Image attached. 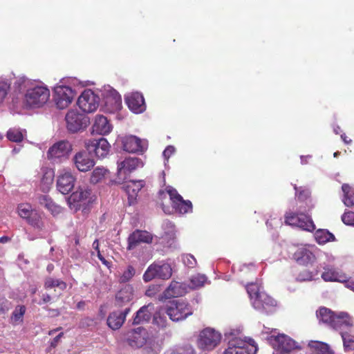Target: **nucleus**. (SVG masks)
Returning a JSON list of instances; mask_svg holds the SVG:
<instances>
[{
    "label": "nucleus",
    "mask_w": 354,
    "mask_h": 354,
    "mask_svg": "<svg viewBox=\"0 0 354 354\" xmlns=\"http://www.w3.org/2000/svg\"><path fill=\"white\" fill-rule=\"evenodd\" d=\"M26 221L38 231H43L45 228L44 222L42 220L41 214L37 210H35V212L32 213L26 219Z\"/></svg>",
    "instance_id": "nucleus-36"
},
{
    "label": "nucleus",
    "mask_w": 354,
    "mask_h": 354,
    "mask_svg": "<svg viewBox=\"0 0 354 354\" xmlns=\"http://www.w3.org/2000/svg\"><path fill=\"white\" fill-rule=\"evenodd\" d=\"M342 189L344 192V198L345 197H349V195L351 194V187L348 185L347 184H344L342 186Z\"/></svg>",
    "instance_id": "nucleus-61"
},
{
    "label": "nucleus",
    "mask_w": 354,
    "mask_h": 354,
    "mask_svg": "<svg viewBox=\"0 0 354 354\" xmlns=\"http://www.w3.org/2000/svg\"><path fill=\"white\" fill-rule=\"evenodd\" d=\"M184 291L181 288V284L177 281H172L169 286L165 290L164 296L165 298L177 297L183 294Z\"/></svg>",
    "instance_id": "nucleus-37"
},
{
    "label": "nucleus",
    "mask_w": 354,
    "mask_h": 354,
    "mask_svg": "<svg viewBox=\"0 0 354 354\" xmlns=\"http://www.w3.org/2000/svg\"><path fill=\"white\" fill-rule=\"evenodd\" d=\"M35 209H32L30 204H20L18 206V214L20 217L24 219H27L31 214L35 212Z\"/></svg>",
    "instance_id": "nucleus-45"
},
{
    "label": "nucleus",
    "mask_w": 354,
    "mask_h": 354,
    "mask_svg": "<svg viewBox=\"0 0 354 354\" xmlns=\"http://www.w3.org/2000/svg\"><path fill=\"white\" fill-rule=\"evenodd\" d=\"M125 102L129 109L135 113H140L145 110V104L142 95L138 92L128 93Z\"/></svg>",
    "instance_id": "nucleus-23"
},
{
    "label": "nucleus",
    "mask_w": 354,
    "mask_h": 354,
    "mask_svg": "<svg viewBox=\"0 0 354 354\" xmlns=\"http://www.w3.org/2000/svg\"><path fill=\"white\" fill-rule=\"evenodd\" d=\"M10 89V83L6 78L0 77V103L3 101Z\"/></svg>",
    "instance_id": "nucleus-47"
},
{
    "label": "nucleus",
    "mask_w": 354,
    "mask_h": 354,
    "mask_svg": "<svg viewBox=\"0 0 354 354\" xmlns=\"http://www.w3.org/2000/svg\"><path fill=\"white\" fill-rule=\"evenodd\" d=\"M221 341V334L213 328L207 327L198 335L197 344L200 348L207 351L214 349Z\"/></svg>",
    "instance_id": "nucleus-6"
},
{
    "label": "nucleus",
    "mask_w": 354,
    "mask_h": 354,
    "mask_svg": "<svg viewBox=\"0 0 354 354\" xmlns=\"http://www.w3.org/2000/svg\"><path fill=\"white\" fill-rule=\"evenodd\" d=\"M182 260L185 266L188 268H194L196 265V260L192 254H187L182 257Z\"/></svg>",
    "instance_id": "nucleus-51"
},
{
    "label": "nucleus",
    "mask_w": 354,
    "mask_h": 354,
    "mask_svg": "<svg viewBox=\"0 0 354 354\" xmlns=\"http://www.w3.org/2000/svg\"><path fill=\"white\" fill-rule=\"evenodd\" d=\"M317 252L314 246L301 247L297 250L293 257L299 264L306 266L315 261Z\"/></svg>",
    "instance_id": "nucleus-17"
},
{
    "label": "nucleus",
    "mask_w": 354,
    "mask_h": 354,
    "mask_svg": "<svg viewBox=\"0 0 354 354\" xmlns=\"http://www.w3.org/2000/svg\"><path fill=\"white\" fill-rule=\"evenodd\" d=\"M266 330L265 333L272 334L269 341L273 347L279 350L278 352L287 354L295 349H301L299 344L288 335L277 333L276 329L266 328Z\"/></svg>",
    "instance_id": "nucleus-3"
},
{
    "label": "nucleus",
    "mask_w": 354,
    "mask_h": 354,
    "mask_svg": "<svg viewBox=\"0 0 354 354\" xmlns=\"http://www.w3.org/2000/svg\"><path fill=\"white\" fill-rule=\"evenodd\" d=\"M207 281V278L205 274H197L190 278V287L192 289H197L203 287Z\"/></svg>",
    "instance_id": "nucleus-42"
},
{
    "label": "nucleus",
    "mask_w": 354,
    "mask_h": 354,
    "mask_svg": "<svg viewBox=\"0 0 354 354\" xmlns=\"http://www.w3.org/2000/svg\"><path fill=\"white\" fill-rule=\"evenodd\" d=\"M345 287L354 292V280H348V277L346 279Z\"/></svg>",
    "instance_id": "nucleus-62"
},
{
    "label": "nucleus",
    "mask_w": 354,
    "mask_h": 354,
    "mask_svg": "<svg viewBox=\"0 0 354 354\" xmlns=\"http://www.w3.org/2000/svg\"><path fill=\"white\" fill-rule=\"evenodd\" d=\"M346 351L354 349V331L353 328L340 332Z\"/></svg>",
    "instance_id": "nucleus-35"
},
{
    "label": "nucleus",
    "mask_w": 354,
    "mask_h": 354,
    "mask_svg": "<svg viewBox=\"0 0 354 354\" xmlns=\"http://www.w3.org/2000/svg\"><path fill=\"white\" fill-rule=\"evenodd\" d=\"M335 313L330 309L322 307L317 311V317L319 322H322L331 326Z\"/></svg>",
    "instance_id": "nucleus-34"
},
{
    "label": "nucleus",
    "mask_w": 354,
    "mask_h": 354,
    "mask_svg": "<svg viewBox=\"0 0 354 354\" xmlns=\"http://www.w3.org/2000/svg\"><path fill=\"white\" fill-rule=\"evenodd\" d=\"M308 346L316 351V354H335L330 346L322 342L310 341Z\"/></svg>",
    "instance_id": "nucleus-33"
},
{
    "label": "nucleus",
    "mask_w": 354,
    "mask_h": 354,
    "mask_svg": "<svg viewBox=\"0 0 354 354\" xmlns=\"http://www.w3.org/2000/svg\"><path fill=\"white\" fill-rule=\"evenodd\" d=\"M26 131L18 128H11L7 131V138L10 141L20 142L23 140Z\"/></svg>",
    "instance_id": "nucleus-40"
},
{
    "label": "nucleus",
    "mask_w": 354,
    "mask_h": 354,
    "mask_svg": "<svg viewBox=\"0 0 354 354\" xmlns=\"http://www.w3.org/2000/svg\"><path fill=\"white\" fill-rule=\"evenodd\" d=\"M65 119L67 129L71 133L79 131L88 123L87 118L75 110H70L66 115Z\"/></svg>",
    "instance_id": "nucleus-12"
},
{
    "label": "nucleus",
    "mask_w": 354,
    "mask_h": 354,
    "mask_svg": "<svg viewBox=\"0 0 354 354\" xmlns=\"http://www.w3.org/2000/svg\"><path fill=\"white\" fill-rule=\"evenodd\" d=\"M242 328L236 327L228 328L225 331L224 337L227 342V346H229L231 342H234L236 345H248L249 339H252L246 337L242 338Z\"/></svg>",
    "instance_id": "nucleus-25"
},
{
    "label": "nucleus",
    "mask_w": 354,
    "mask_h": 354,
    "mask_svg": "<svg viewBox=\"0 0 354 354\" xmlns=\"http://www.w3.org/2000/svg\"><path fill=\"white\" fill-rule=\"evenodd\" d=\"M143 166L142 161L136 157H128L124 160L118 162V176L116 183H122L127 178V174Z\"/></svg>",
    "instance_id": "nucleus-9"
},
{
    "label": "nucleus",
    "mask_w": 354,
    "mask_h": 354,
    "mask_svg": "<svg viewBox=\"0 0 354 354\" xmlns=\"http://www.w3.org/2000/svg\"><path fill=\"white\" fill-rule=\"evenodd\" d=\"M53 178H54V172L52 170H47L42 178H41V184H42V189L44 191H46L49 189L50 185H52L53 182Z\"/></svg>",
    "instance_id": "nucleus-44"
},
{
    "label": "nucleus",
    "mask_w": 354,
    "mask_h": 354,
    "mask_svg": "<svg viewBox=\"0 0 354 354\" xmlns=\"http://www.w3.org/2000/svg\"><path fill=\"white\" fill-rule=\"evenodd\" d=\"M14 86L20 92H25L24 102L30 108H39L44 105L50 97L49 89L40 82L19 77Z\"/></svg>",
    "instance_id": "nucleus-1"
},
{
    "label": "nucleus",
    "mask_w": 354,
    "mask_h": 354,
    "mask_svg": "<svg viewBox=\"0 0 354 354\" xmlns=\"http://www.w3.org/2000/svg\"><path fill=\"white\" fill-rule=\"evenodd\" d=\"M294 189H295L296 195L299 200H304L310 195V191L308 189L302 187L298 188L296 185L294 186Z\"/></svg>",
    "instance_id": "nucleus-54"
},
{
    "label": "nucleus",
    "mask_w": 354,
    "mask_h": 354,
    "mask_svg": "<svg viewBox=\"0 0 354 354\" xmlns=\"http://www.w3.org/2000/svg\"><path fill=\"white\" fill-rule=\"evenodd\" d=\"M100 97L91 90H85L77 99V105L84 113H92L97 110Z\"/></svg>",
    "instance_id": "nucleus-10"
},
{
    "label": "nucleus",
    "mask_w": 354,
    "mask_h": 354,
    "mask_svg": "<svg viewBox=\"0 0 354 354\" xmlns=\"http://www.w3.org/2000/svg\"><path fill=\"white\" fill-rule=\"evenodd\" d=\"M123 149L129 153L143 152L147 147V142L134 136H127L122 139Z\"/></svg>",
    "instance_id": "nucleus-18"
},
{
    "label": "nucleus",
    "mask_w": 354,
    "mask_h": 354,
    "mask_svg": "<svg viewBox=\"0 0 354 354\" xmlns=\"http://www.w3.org/2000/svg\"><path fill=\"white\" fill-rule=\"evenodd\" d=\"M160 290V286L159 285H151L148 287L145 292V295L149 297H154Z\"/></svg>",
    "instance_id": "nucleus-56"
},
{
    "label": "nucleus",
    "mask_w": 354,
    "mask_h": 354,
    "mask_svg": "<svg viewBox=\"0 0 354 354\" xmlns=\"http://www.w3.org/2000/svg\"><path fill=\"white\" fill-rule=\"evenodd\" d=\"M71 151V144L68 141L62 140L49 148L47 158L53 163H61L68 158Z\"/></svg>",
    "instance_id": "nucleus-7"
},
{
    "label": "nucleus",
    "mask_w": 354,
    "mask_h": 354,
    "mask_svg": "<svg viewBox=\"0 0 354 354\" xmlns=\"http://www.w3.org/2000/svg\"><path fill=\"white\" fill-rule=\"evenodd\" d=\"M144 346L146 349L155 353H159L161 350V343L158 337L149 333L146 344Z\"/></svg>",
    "instance_id": "nucleus-38"
},
{
    "label": "nucleus",
    "mask_w": 354,
    "mask_h": 354,
    "mask_svg": "<svg viewBox=\"0 0 354 354\" xmlns=\"http://www.w3.org/2000/svg\"><path fill=\"white\" fill-rule=\"evenodd\" d=\"M171 275V266L164 261H158L154 262L147 268L142 278L145 282H149L156 278L166 280L169 279Z\"/></svg>",
    "instance_id": "nucleus-5"
},
{
    "label": "nucleus",
    "mask_w": 354,
    "mask_h": 354,
    "mask_svg": "<svg viewBox=\"0 0 354 354\" xmlns=\"http://www.w3.org/2000/svg\"><path fill=\"white\" fill-rule=\"evenodd\" d=\"M323 269L324 271L322 274V278L325 281H337L340 283L346 281L347 276L341 271L333 268V265H328L324 263Z\"/></svg>",
    "instance_id": "nucleus-27"
},
{
    "label": "nucleus",
    "mask_w": 354,
    "mask_h": 354,
    "mask_svg": "<svg viewBox=\"0 0 354 354\" xmlns=\"http://www.w3.org/2000/svg\"><path fill=\"white\" fill-rule=\"evenodd\" d=\"M152 241L151 234L147 231L136 230L128 238V250H133L140 243H149Z\"/></svg>",
    "instance_id": "nucleus-29"
},
{
    "label": "nucleus",
    "mask_w": 354,
    "mask_h": 354,
    "mask_svg": "<svg viewBox=\"0 0 354 354\" xmlns=\"http://www.w3.org/2000/svg\"><path fill=\"white\" fill-rule=\"evenodd\" d=\"M315 238L319 244L323 245L329 241H335V236L326 230H318L315 234Z\"/></svg>",
    "instance_id": "nucleus-39"
},
{
    "label": "nucleus",
    "mask_w": 354,
    "mask_h": 354,
    "mask_svg": "<svg viewBox=\"0 0 354 354\" xmlns=\"http://www.w3.org/2000/svg\"><path fill=\"white\" fill-rule=\"evenodd\" d=\"M285 222L288 225L297 226L306 231L315 230L312 219L304 214H288Z\"/></svg>",
    "instance_id": "nucleus-16"
},
{
    "label": "nucleus",
    "mask_w": 354,
    "mask_h": 354,
    "mask_svg": "<svg viewBox=\"0 0 354 354\" xmlns=\"http://www.w3.org/2000/svg\"><path fill=\"white\" fill-rule=\"evenodd\" d=\"M153 310L154 306L151 303L142 306L137 311L136 315L133 318V324H140L148 322L151 317Z\"/></svg>",
    "instance_id": "nucleus-32"
},
{
    "label": "nucleus",
    "mask_w": 354,
    "mask_h": 354,
    "mask_svg": "<svg viewBox=\"0 0 354 354\" xmlns=\"http://www.w3.org/2000/svg\"><path fill=\"white\" fill-rule=\"evenodd\" d=\"M39 202L41 205L44 206L46 209L48 210L55 205V203L53 202V201L46 195L41 196L39 198Z\"/></svg>",
    "instance_id": "nucleus-53"
},
{
    "label": "nucleus",
    "mask_w": 354,
    "mask_h": 354,
    "mask_svg": "<svg viewBox=\"0 0 354 354\" xmlns=\"http://www.w3.org/2000/svg\"><path fill=\"white\" fill-rule=\"evenodd\" d=\"M107 171L104 167H96L91 174V182L93 184L97 183L104 178Z\"/></svg>",
    "instance_id": "nucleus-43"
},
{
    "label": "nucleus",
    "mask_w": 354,
    "mask_h": 354,
    "mask_svg": "<svg viewBox=\"0 0 354 354\" xmlns=\"http://www.w3.org/2000/svg\"><path fill=\"white\" fill-rule=\"evenodd\" d=\"M76 178L69 170H64L58 176L57 188L63 194H68L74 187Z\"/></svg>",
    "instance_id": "nucleus-20"
},
{
    "label": "nucleus",
    "mask_w": 354,
    "mask_h": 354,
    "mask_svg": "<svg viewBox=\"0 0 354 354\" xmlns=\"http://www.w3.org/2000/svg\"><path fill=\"white\" fill-rule=\"evenodd\" d=\"M49 211L51 212V213L53 214V215H57L58 214H59L62 211V207L57 205H54V206L53 207H51Z\"/></svg>",
    "instance_id": "nucleus-63"
},
{
    "label": "nucleus",
    "mask_w": 354,
    "mask_h": 354,
    "mask_svg": "<svg viewBox=\"0 0 354 354\" xmlns=\"http://www.w3.org/2000/svg\"><path fill=\"white\" fill-rule=\"evenodd\" d=\"M343 202L347 207H351L354 205V190L351 192L349 197H345L343 198Z\"/></svg>",
    "instance_id": "nucleus-58"
},
{
    "label": "nucleus",
    "mask_w": 354,
    "mask_h": 354,
    "mask_svg": "<svg viewBox=\"0 0 354 354\" xmlns=\"http://www.w3.org/2000/svg\"><path fill=\"white\" fill-rule=\"evenodd\" d=\"M26 313V307L24 306H17L12 314V321L15 324L21 322L23 320V317Z\"/></svg>",
    "instance_id": "nucleus-46"
},
{
    "label": "nucleus",
    "mask_w": 354,
    "mask_h": 354,
    "mask_svg": "<svg viewBox=\"0 0 354 354\" xmlns=\"http://www.w3.org/2000/svg\"><path fill=\"white\" fill-rule=\"evenodd\" d=\"M66 283L64 281L59 279L47 277L44 281V288L46 289H51L57 287L60 290H64L66 288Z\"/></svg>",
    "instance_id": "nucleus-41"
},
{
    "label": "nucleus",
    "mask_w": 354,
    "mask_h": 354,
    "mask_svg": "<svg viewBox=\"0 0 354 354\" xmlns=\"http://www.w3.org/2000/svg\"><path fill=\"white\" fill-rule=\"evenodd\" d=\"M63 335V333H60L58 335H57L50 342V346L53 348L56 347Z\"/></svg>",
    "instance_id": "nucleus-60"
},
{
    "label": "nucleus",
    "mask_w": 354,
    "mask_h": 354,
    "mask_svg": "<svg viewBox=\"0 0 354 354\" xmlns=\"http://www.w3.org/2000/svg\"><path fill=\"white\" fill-rule=\"evenodd\" d=\"M103 95L105 104L109 107L108 109L109 111L113 112L120 109L122 98L116 90L109 86L104 87Z\"/></svg>",
    "instance_id": "nucleus-19"
},
{
    "label": "nucleus",
    "mask_w": 354,
    "mask_h": 354,
    "mask_svg": "<svg viewBox=\"0 0 354 354\" xmlns=\"http://www.w3.org/2000/svg\"><path fill=\"white\" fill-rule=\"evenodd\" d=\"M258 346L254 339H249L248 345H236L231 342L223 352V354H256Z\"/></svg>",
    "instance_id": "nucleus-21"
},
{
    "label": "nucleus",
    "mask_w": 354,
    "mask_h": 354,
    "mask_svg": "<svg viewBox=\"0 0 354 354\" xmlns=\"http://www.w3.org/2000/svg\"><path fill=\"white\" fill-rule=\"evenodd\" d=\"M133 288L129 284H125L115 295V305L122 306L132 300Z\"/></svg>",
    "instance_id": "nucleus-31"
},
{
    "label": "nucleus",
    "mask_w": 354,
    "mask_h": 354,
    "mask_svg": "<svg viewBox=\"0 0 354 354\" xmlns=\"http://www.w3.org/2000/svg\"><path fill=\"white\" fill-rule=\"evenodd\" d=\"M73 162L75 167L81 172H86L95 165L91 151L87 149L77 152L73 158Z\"/></svg>",
    "instance_id": "nucleus-14"
},
{
    "label": "nucleus",
    "mask_w": 354,
    "mask_h": 354,
    "mask_svg": "<svg viewBox=\"0 0 354 354\" xmlns=\"http://www.w3.org/2000/svg\"><path fill=\"white\" fill-rule=\"evenodd\" d=\"M167 192L169 195L171 201V205L176 212L180 214H185L192 211V204L189 201H185L183 197L178 193L176 189L171 187L167 189Z\"/></svg>",
    "instance_id": "nucleus-15"
},
{
    "label": "nucleus",
    "mask_w": 354,
    "mask_h": 354,
    "mask_svg": "<svg viewBox=\"0 0 354 354\" xmlns=\"http://www.w3.org/2000/svg\"><path fill=\"white\" fill-rule=\"evenodd\" d=\"M130 308H127L124 310H115L109 314L107 318V324L112 330L119 329L124 324Z\"/></svg>",
    "instance_id": "nucleus-28"
},
{
    "label": "nucleus",
    "mask_w": 354,
    "mask_h": 354,
    "mask_svg": "<svg viewBox=\"0 0 354 354\" xmlns=\"http://www.w3.org/2000/svg\"><path fill=\"white\" fill-rule=\"evenodd\" d=\"M93 131L100 135L109 134L112 130V125L103 115H96L92 127Z\"/></svg>",
    "instance_id": "nucleus-30"
},
{
    "label": "nucleus",
    "mask_w": 354,
    "mask_h": 354,
    "mask_svg": "<svg viewBox=\"0 0 354 354\" xmlns=\"http://www.w3.org/2000/svg\"><path fill=\"white\" fill-rule=\"evenodd\" d=\"M353 319L346 312L335 313L331 327L335 330H346L353 327Z\"/></svg>",
    "instance_id": "nucleus-24"
},
{
    "label": "nucleus",
    "mask_w": 354,
    "mask_h": 354,
    "mask_svg": "<svg viewBox=\"0 0 354 354\" xmlns=\"http://www.w3.org/2000/svg\"><path fill=\"white\" fill-rule=\"evenodd\" d=\"M122 189L128 196V203L129 205H133L137 200L139 192L144 187L143 180H126L122 183Z\"/></svg>",
    "instance_id": "nucleus-22"
},
{
    "label": "nucleus",
    "mask_w": 354,
    "mask_h": 354,
    "mask_svg": "<svg viewBox=\"0 0 354 354\" xmlns=\"http://www.w3.org/2000/svg\"><path fill=\"white\" fill-rule=\"evenodd\" d=\"M325 257L326 262H324L326 264L332 265L333 261H335V257L330 254H325Z\"/></svg>",
    "instance_id": "nucleus-64"
},
{
    "label": "nucleus",
    "mask_w": 354,
    "mask_h": 354,
    "mask_svg": "<svg viewBox=\"0 0 354 354\" xmlns=\"http://www.w3.org/2000/svg\"><path fill=\"white\" fill-rule=\"evenodd\" d=\"M148 337V332L143 328H138L129 333L127 338L129 344L131 347L140 348L146 344Z\"/></svg>",
    "instance_id": "nucleus-26"
},
{
    "label": "nucleus",
    "mask_w": 354,
    "mask_h": 354,
    "mask_svg": "<svg viewBox=\"0 0 354 354\" xmlns=\"http://www.w3.org/2000/svg\"><path fill=\"white\" fill-rule=\"evenodd\" d=\"M297 279L299 281H310L313 279V274L310 271L304 270L298 274Z\"/></svg>",
    "instance_id": "nucleus-55"
},
{
    "label": "nucleus",
    "mask_w": 354,
    "mask_h": 354,
    "mask_svg": "<svg viewBox=\"0 0 354 354\" xmlns=\"http://www.w3.org/2000/svg\"><path fill=\"white\" fill-rule=\"evenodd\" d=\"M342 220L346 225L354 226V212L351 211L344 212L342 216Z\"/></svg>",
    "instance_id": "nucleus-52"
},
{
    "label": "nucleus",
    "mask_w": 354,
    "mask_h": 354,
    "mask_svg": "<svg viewBox=\"0 0 354 354\" xmlns=\"http://www.w3.org/2000/svg\"><path fill=\"white\" fill-rule=\"evenodd\" d=\"M175 148L174 147L169 145L166 147V149L164 150L162 155L165 159L166 161H168L169 157L174 153Z\"/></svg>",
    "instance_id": "nucleus-57"
},
{
    "label": "nucleus",
    "mask_w": 354,
    "mask_h": 354,
    "mask_svg": "<svg viewBox=\"0 0 354 354\" xmlns=\"http://www.w3.org/2000/svg\"><path fill=\"white\" fill-rule=\"evenodd\" d=\"M75 95V91L71 87L57 85L54 88L53 100L58 109H64L71 104Z\"/></svg>",
    "instance_id": "nucleus-8"
},
{
    "label": "nucleus",
    "mask_w": 354,
    "mask_h": 354,
    "mask_svg": "<svg viewBox=\"0 0 354 354\" xmlns=\"http://www.w3.org/2000/svg\"><path fill=\"white\" fill-rule=\"evenodd\" d=\"M166 313L173 322L185 320L193 314L192 307L183 300H173L166 306Z\"/></svg>",
    "instance_id": "nucleus-4"
},
{
    "label": "nucleus",
    "mask_w": 354,
    "mask_h": 354,
    "mask_svg": "<svg viewBox=\"0 0 354 354\" xmlns=\"http://www.w3.org/2000/svg\"><path fill=\"white\" fill-rule=\"evenodd\" d=\"M170 354H196V351L192 346L185 345L176 348Z\"/></svg>",
    "instance_id": "nucleus-48"
},
{
    "label": "nucleus",
    "mask_w": 354,
    "mask_h": 354,
    "mask_svg": "<svg viewBox=\"0 0 354 354\" xmlns=\"http://www.w3.org/2000/svg\"><path fill=\"white\" fill-rule=\"evenodd\" d=\"M135 269L131 266H129L120 277V281L125 283L129 281L135 275Z\"/></svg>",
    "instance_id": "nucleus-49"
},
{
    "label": "nucleus",
    "mask_w": 354,
    "mask_h": 354,
    "mask_svg": "<svg viewBox=\"0 0 354 354\" xmlns=\"http://www.w3.org/2000/svg\"><path fill=\"white\" fill-rule=\"evenodd\" d=\"M246 290L252 304L256 310L265 313H269L274 310L277 305L276 301L261 290L257 283H251L247 285Z\"/></svg>",
    "instance_id": "nucleus-2"
},
{
    "label": "nucleus",
    "mask_w": 354,
    "mask_h": 354,
    "mask_svg": "<svg viewBox=\"0 0 354 354\" xmlns=\"http://www.w3.org/2000/svg\"><path fill=\"white\" fill-rule=\"evenodd\" d=\"M164 227L165 229H168V232H166V236L165 239H166L167 236H169L171 241V243H169V246H171L174 240V225L171 222L167 221L164 223Z\"/></svg>",
    "instance_id": "nucleus-50"
},
{
    "label": "nucleus",
    "mask_w": 354,
    "mask_h": 354,
    "mask_svg": "<svg viewBox=\"0 0 354 354\" xmlns=\"http://www.w3.org/2000/svg\"><path fill=\"white\" fill-rule=\"evenodd\" d=\"M91 192L86 187H79L68 198L67 203L71 209L77 212L82 205H86L89 201Z\"/></svg>",
    "instance_id": "nucleus-13"
},
{
    "label": "nucleus",
    "mask_w": 354,
    "mask_h": 354,
    "mask_svg": "<svg viewBox=\"0 0 354 354\" xmlns=\"http://www.w3.org/2000/svg\"><path fill=\"white\" fill-rule=\"evenodd\" d=\"M86 149L92 152L93 151L96 156L100 158H105L110 151L111 145L104 138L100 139L86 140L84 142Z\"/></svg>",
    "instance_id": "nucleus-11"
},
{
    "label": "nucleus",
    "mask_w": 354,
    "mask_h": 354,
    "mask_svg": "<svg viewBox=\"0 0 354 354\" xmlns=\"http://www.w3.org/2000/svg\"><path fill=\"white\" fill-rule=\"evenodd\" d=\"M281 224H282V223H281V220L280 219L279 220L277 218L268 220L266 222L267 226L270 227H274L273 225H274L275 227H277V226L281 225Z\"/></svg>",
    "instance_id": "nucleus-59"
}]
</instances>
